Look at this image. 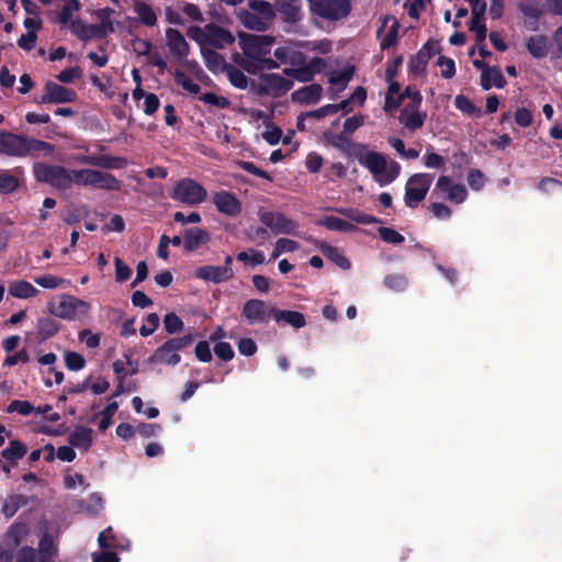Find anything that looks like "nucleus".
Returning a JSON list of instances; mask_svg holds the SVG:
<instances>
[{
    "instance_id": "obj_1",
    "label": "nucleus",
    "mask_w": 562,
    "mask_h": 562,
    "mask_svg": "<svg viewBox=\"0 0 562 562\" xmlns=\"http://www.w3.org/2000/svg\"><path fill=\"white\" fill-rule=\"evenodd\" d=\"M54 149L55 146L45 140L8 131H0V156L25 158L37 157V153L50 156Z\"/></svg>"
},
{
    "instance_id": "obj_2",
    "label": "nucleus",
    "mask_w": 562,
    "mask_h": 562,
    "mask_svg": "<svg viewBox=\"0 0 562 562\" xmlns=\"http://www.w3.org/2000/svg\"><path fill=\"white\" fill-rule=\"evenodd\" d=\"M33 175L36 181L49 184L57 190H67L70 188V169L45 162H35Z\"/></svg>"
},
{
    "instance_id": "obj_3",
    "label": "nucleus",
    "mask_w": 562,
    "mask_h": 562,
    "mask_svg": "<svg viewBox=\"0 0 562 562\" xmlns=\"http://www.w3.org/2000/svg\"><path fill=\"white\" fill-rule=\"evenodd\" d=\"M173 201L196 206L207 198L205 188L192 178H182L175 186L170 193Z\"/></svg>"
},
{
    "instance_id": "obj_4",
    "label": "nucleus",
    "mask_w": 562,
    "mask_h": 562,
    "mask_svg": "<svg viewBox=\"0 0 562 562\" xmlns=\"http://www.w3.org/2000/svg\"><path fill=\"white\" fill-rule=\"evenodd\" d=\"M258 217L274 235L299 236L300 234V224L282 212L259 210Z\"/></svg>"
},
{
    "instance_id": "obj_5",
    "label": "nucleus",
    "mask_w": 562,
    "mask_h": 562,
    "mask_svg": "<svg viewBox=\"0 0 562 562\" xmlns=\"http://www.w3.org/2000/svg\"><path fill=\"white\" fill-rule=\"evenodd\" d=\"M434 181L431 173L419 172L412 175L405 184V205L415 209L426 198Z\"/></svg>"
},
{
    "instance_id": "obj_6",
    "label": "nucleus",
    "mask_w": 562,
    "mask_h": 562,
    "mask_svg": "<svg viewBox=\"0 0 562 562\" xmlns=\"http://www.w3.org/2000/svg\"><path fill=\"white\" fill-rule=\"evenodd\" d=\"M311 11L328 21H338L349 15L350 0H308Z\"/></svg>"
},
{
    "instance_id": "obj_7",
    "label": "nucleus",
    "mask_w": 562,
    "mask_h": 562,
    "mask_svg": "<svg viewBox=\"0 0 562 562\" xmlns=\"http://www.w3.org/2000/svg\"><path fill=\"white\" fill-rule=\"evenodd\" d=\"M90 303L71 295H63L57 307L54 303L48 304V310L55 316L63 319H75L85 317L90 311Z\"/></svg>"
},
{
    "instance_id": "obj_8",
    "label": "nucleus",
    "mask_w": 562,
    "mask_h": 562,
    "mask_svg": "<svg viewBox=\"0 0 562 562\" xmlns=\"http://www.w3.org/2000/svg\"><path fill=\"white\" fill-rule=\"evenodd\" d=\"M277 307L269 302L259 299H250L245 302L241 308V316L248 325L267 324L274 318Z\"/></svg>"
},
{
    "instance_id": "obj_9",
    "label": "nucleus",
    "mask_w": 562,
    "mask_h": 562,
    "mask_svg": "<svg viewBox=\"0 0 562 562\" xmlns=\"http://www.w3.org/2000/svg\"><path fill=\"white\" fill-rule=\"evenodd\" d=\"M349 135L336 134L329 131L323 133V140L326 145L338 149L347 158H360L363 156L367 146L353 142Z\"/></svg>"
},
{
    "instance_id": "obj_10",
    "label": "nucleus",
    "mask_w": 562,
    "mask_h": 562,
    "mask_svg": "<svg viewBox=\"0 0 562 562\" xmlns=\"http://www.w3.org/2000/svg\"><path fill=\"white\" fill-rule=\"evenodd\" d=\"M256 92L261 95L281 97L291 90L293 81L279 74H261Z\"/></svg>"
},
{
    "instance_id": "obj_11",
    "label": "nucleus",
    "mask_w": 562,
    "mask_h": 562,
    "mask_svg": "<svg viewBox=\"0 0 562 562\" xmlns=\"http://www.w3.org/2000/svg\"><path fill=\"white\" fill-rule=\"evenodd\" d=\"M274 38L269 35L239 34V46L244 56H266L270 54Z\"/></svg>"
},
{
    "instance_id": "obj_12",
    "label": "nucleus",
    "mask_w": 562,
    "mask_h": 562,
    "mask_svg": "<svg viewBox=\"0 0 562 562\" xmlns=\"http://www.w3.org/2000/svg\"><path fill=\"white\" fill-rule=\"evenodd\" d=\"M77 92L74 89L48 80L44 85V94L34 101L37 104H60L75 102Z\"/></svg>"
},
{
    "instance_id": "obj_13",
    "label": "nucleus",
    "mask_w": 562,
    "mask_h": 562,
    "mask_svg": "<svg viewBox=\"0 0 562 562\" xmlns=\"http://www.w3.org/2000/svg\"><path fill=\"white\" fill-rule=\"evenodd\" d=\"M27 453V446L20 440H11L9 446L1 451L0 470L10 476L11 470L15 468L21 459Z\"/></svg>"
},
{
    "instance_id": "obj_14",
    "label": "nucleus",
    "mask_w": 562,
    "mask_h": 562,
    "mask_svg": "<svg viewBox=\"0 0 562 562\" xmlns=\"http://www.w3.org/2000/svg\"><path fill=\"white\" fill-rule=\"evenodd\" d=\"M212 200L216 210L226 216L235 217L241 212V202L231 191L215 192Z\"/></svg>"
},
{
    "instance_id": "obj_15",
    "label": "nucleus",
    "mask_w": 562,
    "mask_h": 562,
    "mask_svg": "<svg viewBox=\"0 0 562 562\" xmlns=\"http://www.w3.org/2000/svg\"><path fill=\"white\" fill-rule=\"evenodd\" d=\"M439 47L436 42L428 40L419 50L411 57L409 68L415 75H424L426 72L427 64L435 54L439 53Z\"/></svg>"
},
{
    "instance_id": "obj_16",
    "label": "nucleus",
    "mask_w": 562,
    "mask_h": 562,
    "mask_svg": "<svg viewBox=\"0 0 562 562\" xmlns=\"http://www.w3.org/2000/svg\"><path fill=\"white\" fill-rule=\"evenodd\" d=\"M194 277L206 282L220 284L231 280L234 277V270L232 267L206 265L196 268Z\"/></svg>"
},
{
    "instance_id": "obj_17",
    "label": "nucleus",
    "mask_w": 562,
    "mask_h": 562,
    "mask_svg": "<svg viewBox=\"0 0 562 562\" xmlns=\"http://www.w3.org/2000/svg\"><path fill=\"white\" fill-rule=\"evenodd\" d=\"M274 7L282 22L286 24L294 25L302 20L301 0H277Z\"/></svg>"
},
{
    "instance_id": "obj_18",
    "label": "nucleus",
    "mask_w": 562,
    "mask_h": 562,
    "mask_svg": "<svg viewBox=\"0 0 562 562\" xmlns=\"http://www.w3.org/2000/svg\"><path fill=\"white\" fill-rule=\"evenodd\" d=\"M206 46L222 49L235 42V36L226 29L211 22L206 24Z\"/></svg>"
},
{
    "instance_id": "obj_19",
    "label": "nucleus",
    "mask_w": 562,
    "mask_h": 562,
    "mask_svg": "<svg viewBox=\"0 0 562 562\" xmlns=\"http://www.w3.org/2000/svg\"><path fill=\"white\" fill-rule=\"evenodd\" d=\"M166 38L170 53L177 59L181 60L187 58L190 52V46L179 30L172 27L167 29Z\"/></svg>"
},
{
    "instance_id": "obj_20",
    "label": "nucleus",
    "mask_w": 562,
    "mask_h": 562,
    "mask_svg": "<svg viewBox=\"0 0 562 562\" xmlns=\"http://www.w3.org/2000/svg\"><path fill=\"white\" fill-rule=\"evenodd\" d=\"M24 176L22 167H15L13 170L0 169V193L10 194L18 190L21 179Z\"/></svg>"
},
{
    "instance_id": "obj_21",
    "label": "nucleus",
    "mask_w": 562,
    "mask_h": 562,
    "mask_svg": "<svg viewBox=\"0 0 562 562\" xmlns=\"http://www.w3.org/2000/svg\"><path fill=\"white\" fill-rule=\"evenodd\" d=\"M181 361V356L175 351L169 340L159 346L148 358L149 363H162L167 366H177Z\"/></svg>"
},
{
    "instance_id": "obj_22",
    "label": "nucleus",
    "mask_w": 562,
    "mask_h": 562,
    "mask_svg": "<svg viewBox=\"0 0 562 562\" xmlns=\"http://www.w3.org/2000/svg\"><path fill=\"white\" fill-rule=\"evenodd\" d=\"M211 239L206 229L193 227L187 228L183 233V247L187 251H194L201 246L207 244Z\"/></svg>"
},
{
    "instance_id": "obj_23",
    "label": "nucleus",
    "mask_w": 562,
    "mask_h": 562,
    "mask_svg": "<svg viewBox=\"0 0 562 562\" xmlns=\"http://www.w3.org/2000/svg\"><path fill=\"white\" fill-rule=\"evenodd\" d=\"M323 88L318 83L301 87L291 94V99L300 104H315L322 98Z\"/></svg>"
},
{
    "instance_id": "obj_24",
    "label": "nucleus",
    "mask_w": 562,
    "mask_h": 562,
    "mask_svg": "<svg viewBox=\"0 0 562 562\" xmlns=\"http://www.w3.org/2000/svg\"><path fill=\"white\" fill-rule=\"evenodd\" d=\"M359 162L369 169L376 182L378 178H382L387 167L385 156L376 151L368 153L364 158H360Z\"/></svg>"
},
{
    "instance_id": "obj_25",
    "label": "nucleus",
    "mask_w": 562,
    "mask_h": 562,
    "mask_svg": "<svg viewBox=\"0 0 562 562\" xmlns=\"http://www.w3.org/2000/svg\"><path fill=\"white\" fill-rule=\"evenodd\" d=\"M506 85V79L497 66H493L491 69H485L481 72V87L487 91L492 87L503 89Z\"/></svg>"
},
{
    "instance_id": "obj_26",
    "label": "nucleus",
    "mask_w": 562,
    "mask_h": 562,
    "mask_svg": "<svg viewBox=\"0 0 562 562\" xmlns=\"http://www.w3.org/2000/svg\"><path fill=\"white\" fill-rule=\"evenodd\" d=\"M91 187L108 191H119L122 188V182L110 172H103L94 169Z\"/></svg>"
},
{
    "instance_id": "obj_27",
    "label": "nucleus",
    "mask_w": 562,
    "mask_h": 562,
    "mask_svg": "<svg viewBox=\"0 0 562 562\" xmlns=\"http://www.w3.org/2000/svg\"><path fill=\"white\" fill-rule=\"evenodd\" d=\"M426 117L427 114L425 112H419V109L403 108L400 121L409 131H416L424 125Z\"/></svg>"
},
{
    "instance_id": "obj_28",
    "label": "nucleus",
    "mask_w": 562,
    "mask_h": 562,
    "mask_svg": "<svg viewBox=\"0 0 562 562\" xmlns=\"http://www.w3.org/2000/svg\"><path fill=\"white\" fill-rule=\"evenodd\" d=\"M319 251L331 262L338 266L342 270H349L351 267L350 261L339 251L335 246H331L325 241L317 244Z\"/></svg>"
},
{
    "instance_id": "obj_29",
    "label": "nucleus",
    "mask_w": 562,
    "mask_h": 562,
    "mask_svg": "<svg viewBox=\"0 0 562 562\" xmlns=\"http://www.w3.org/2000/svg\"><path fill=\"white\" fill-rule=\"evenodd\" d=\"M277 323H284L292 326L295 329H300L306 325V318L304 314L297 311L279 310L274 313Z\"/></svg>"
},
{
    "instance_id": "obj_30",
    "label": "nucleus",
    "mask_w": 562,
    "mask_h": 562,
    "mask_svg": "<svg viewBox=\"0 0 562 562\" xmlns=\"http://www.w3.org/2000/svg\"><path fill=\"white\" fill-rule=\"evenodd\" d=\"M526 47L532 57L540 59L548 55L550 49V43L547 36L535 35L528 38Z\"/></svg>"
},
{
    "instance_id": "obj_31",
    "label": "nucleus",
    "mask_w": 562,
    "mask_h": 562,
    "mask_svg": "<svg viewBox=\"0 0 562 562\" xmlns=\"http://www.w3.org/2000/svg\"><path fill=\"white\" fill-rule=\"evenodd\" d=\"M68 440L72 447L87 451L92 445V429L83 426H77L69 435Z\"/></svg>"
},
{
    "instance_id": "obj_32",
    "label": "nucleus",
    "mask_w": 562,
    "mask_h": 562,
    "mask_svg": "<svg viewBox=\"0 0 562 562\" xmlns=\"http://www.w3.org/2000/svg\"><path fill=\"white\" fill-rule=\"evenodd\" d=\"M355 71L356 68L352 65H347L344 69L331 70L328 74V82L334 87H338L339 91H342L352 79Z\"/></svg>"
},
{
    "instance_id": "obj_33",
    "label": "nucleus",
    "mask_w": 562,
    "mask_h": 562,
    "mask_svg": "<svg viewBox=\"0 0 562 562\" xmlns=\"http://www.w3.org/2000/svg\"><path fill=\"white\" fill-rule=\"evenodd\" d=\"M134 12L138 15V20L140 23L148 27H153L157 24V15L151 8L146 2L135 0L133 4Z\"/></svg>"
},
{
    "instance_id": "obj_34",
    "label": "nucleus",
    "mask_w": 562,
    "mask_h": 562,
    "mask_svg": "<svg viewBox=\"0 0 562 562\" xmlns=\"http://www.w3.org/2000/svg\"><path fill=\"white\" fill-rule=\"evenodd\" d=\"M37 333L42 341L52 338L60 329V323L49 316L37 319Z\"/></svg>"
},
{
    "instance_id": "obj_35",
    "label": "nucleus",
    "mask_w": 562,
    "mask_h": 562,
    "mask_svg": "<svg viewBox=\"0 0 562 562\" xmlns=\"http://www.w3.org/2000/svg\"><path fill=\"white\" fill-rule=\"evenodd\" d=\"M201 54L204 59V64L210 71H217L218 69L225 70L229 64L225 61V58L214 49L201 48Z\"/></svg>"
},
{
    "instance_id": "obj_36",
    "label": "nucleus",
    "mask_w": 562,
    "mask_h": 562,
    "mask_svg": "<svg viewBox=\"0 0 562 562\" xmlns=\"http://www.w3.org/2000/svg\"><path fill=\"white\" fill-rule=\"evenodd\" d=\"M9 293L13 297L29 299L38 294V290L30 282L21 280L14 281L9 284Z\"/></svg>"
},
{
    "instance_id": "obj_37",
    "label": "nucleus",
    "mask_w": 562,
    "mask_h": 562,
    "mask_svg": "<svg viewBox=\"0 0 562 562\" xmlns=\"http://www.w3.org/2000/svg\"><path fill=\"white\" fill-rule=\"evenodd\" d=\"M26 503H27V499L22 494L9 495L2 504V508H1L2 514L4 515L5 518H11L16 514V512L22 506L26 505Z\"/></svg>"
},
{
    "instance_id": "obj_38",
    "label": "nucleus",
    "mask_w": 562,
    "mask_h": 562,
    "mask_svg": "<svg viewBox=\"0 0 562 562\" xmlns=\"http://www.w3.org/2000/svg\"><path fill=\"white\" fill-rule=\"evenodd\" d=\"M338 212L357 224L369 225L382 223L380 218L366 214L358 209H341Z\"/></svg>"
},
{
    "instance_id": "obj_39",
    "label": "nucleus",
    "mask_w": 562,
    "mask_h": 562,
    "mask_svg": "<svg viewBox=\"0 0 562 562\" xmlns=\"http://www.w3.org/2000/svg\"><path fill=\"white\" fill-rule=\"evenodd\" d=\"M321 224L324 225L327 229L341 233H351L358 229L357 226L352 223L333 215L326 216Z\"/></svg>"
},
{
    "instance_id": "obj_40",
    "label": "nucleus",
    "mask_w": 562,
    "mask_h": 562,
    "mask_svg": "<svg viewBox=\"0 0 562 562\" xmlns=\"http://www.w3.org/2000/svg\"><path fill=\"white\" fill-rule=\"evenodd\" d=\"M56 554L53 538L50 535L45 533L38 542V562H52L53 557Z\"/></svg>"
},
{
    "instance_id": "obj_41",
    "label": "nucleus",
    "mask_w": 562,
    "mask_h": 562,
    "mask_svg": "<svg viewBox=\"0 0 562 562\" xmlns=\"http://www.w3.org/2000/svg\"><path fill=\"white\" fill-rule=\"evenodd\" d=\"M454 105L459 111L470 116L479 117L482 114L481 109L477 108L468 97L463 94H458L454 98Z\"/></svg>"
},
{
    "instance_id": "obj_42",
    "label": "nucleus",
    "mask_w": 562,
    "mask_h": 562,
    "mask_svg": "<svg viewBox=\"0 0 562 562\" xmlns=\"http://www.w3.org/2000/svg\"><path fill=\"white\" fill-rule=\"evenodd\" d=\"M126 165V160L121 157L109 155L94 156L93 166L104 169H117Z\"/></svg>"
},
{
    "instance_id": "obj_43",
    "label": "nucleus",
    "mask_w": 562,
    "mask_h": 562,
    "mask_svg": "<svg viewBox=\"0 0 562 562\" xmlns=\"http://www.w3.org/2000/svg\"><path fill=\"white\" fill-rule=\"evenodd\" d=\"M94 169H70V187L72 184L88 187L92 186Z\"/></svg>"
},
{
    "instance_id": "obj_44",
    "label": "nucleus",
    "mask_w": 562,
    "mask_h": 562,
    "mask_svg": "<svg viewBox=\"0 0 562 562\" xmlns=\"http://www.w3.org/2000/svg\"><path fill=\"white\" fill-rule=\"evenodd\" d=\"M225 71L232 86L238 89H246L248 87V78L240 69L228 65Z\"/></svg>"
},
{
    "instance_id": "obj_45",
    "label": "nucleus",
    "mask_w": 562,
    "mask_h": 562,
    "mask_svg": "<svg viewBox=\"0 0 562 562\" xmlns=\"http://www.w3.org/2000/svg\"><path fill=\"white\" fill-rule=\"evenodd\" d=\"M173 77L175 82L191 94H198L200 92V86L195 83L191 78H189L182 70L176 69Z\"/></svg>"
},
{
    "instance_id": "obj_46",
    "label": "nucleus",
    "mask_w": 562,
    "mask_h": 562,
    "mask_svg": "<svg viewBox=\"0 0 562 562\" xmlns=\"http://www.w3.org/2000/svg\"><path fill=\"white\" fill-rule=\"evenodd\" d=\"M235 61L248 74L256 75L261 71V56H244V58H235Z\"/></svg>"
},
{
    "instance_id": "obj_47",
    "label": "nucleus",
    "mask_w": 562,
    "mask_h": 562,
    "mask_svg": "<svg viewBox=\"0 0 562 562\" xmlns=\"http://www.w3.org/2000/svg\"><path fill=\"white\" fill-rule=\"evenodd\" d=\"M35 411L33 404L29 401L13 400L5 408L8 414L18 413L21 416H29Z\"/></svg>"
},
{
    "instance_id": "obj_48",
    "label": "nucleus",
    "mask_w": 562,
    "mask_h": 562,
    "mask_svg": "<svg viewBox=\"0 0 562 562\" xmlns=\"http://www.w3.org/2000/svg\"><path fill=\"white\" fill-rule=\"evenodd\" d=\"M283 74L296 79L300 82H310L314 78L313 71L306 66V64L299 68H285Z\"/></svg>"
},
{
    "instance_id": "obj_49",
    "label": "nucleus",
    "mask_w": 562,
    "mask_h": 562,
    "mask_svg": "<svg viewBox=\"0 0 562 562\" xmlns=\"http://www.w3.org/2000/svg\"><path fill=\"white\" fill-rule=\"evenodd\" d=\"M81 8L80 2L78 0H67L65 5L61 9V12L58 16V22L61 25H70L71 16L75 12L79 11Z\"/></svg>"
},
{
    "instance_id": "obj_50",
    "label": "nucleus",
    "mask_w": 562,
    "mask_h": 562,
    "mask_svg": "<svg viewBox=\"0 0 562 562\" xmlns=\"http://www.w3.org/2000/svg\"><path fill=\"white\" fill-rule=\"evenodd\" d=\"M518 10L524 14V16L532 20L535 23H537L543 14V10L537 3L532 2H520L518 4Z\"/></svg>"
},
{
    "instance_id": "obj_51",
    "label": "nucleus",
    "mask_w": 562,
    "mask_h": 562,
    "mask_svg": "<svg viewBox=\"0 0 562 562\" xmlns=\"http://www.w3.org/2000/svg\"><path fill=\"white\" fill-rule=\"evenodd\" d=\"M65 366L70 371H79L86 367V359L76 351H67L65 353Z\"/></svg>"
},
{
    "instance_id": "obj_52",
    "label": "nucleus",
    "mask_w": 562,
    "mask_h": 562,
    "mask_svg": "<svg viewBox=\"0 0 562 562\" xmlns=\"http://www.w3.org/2000/svg\"><path fill=\"white\" fill-rule=\"evenodd\" d=\"M378 233L380 238L387 244L400 245L405 241V237L402 234L390 227H379Z\"/></svg>"
},
{
    "instance_id": "obj_53",
    "label": "nucleus",
    "mask_w": 562,
    "mask_h": 562,
    "mask_svg": "<svg viewBox=\"0 0 562 562\" xmlns=\"http://www.w3.org/2000/svg\"><path fill=\"white\" fill-rule=\"evenodd\" d=\"M165 330L169 334H177L183 329V322L176 313H168L164 317Z\"/></svg>"
},
{
    "instance_id": "obj_54",
    "label": "nucleus",
    "mask_w": 562,
    "mask_h": 562,
    "mask_svg": "<svg viewBox=\"0 0 562 562\" xmlns=\"http://www.w3.org/2000/svg\"><path fill=\"white\" fill-rule=\"evenodd\" d=\"M117 408H119L117 402H110L103 408V411L101 412L102 418L99 422V429L101 431H105L110 427V425L112 423V417L116 413Z\"/></svg>"
},
{
    "instance_id": "obj_55",
    "label": "nucleus",
    "mask_w": 562,
    "mask_h": 562,
    "mask_svg": "<svg viewBox=\"0 0 562 562\" xmlns=\"http://www.w3.org/2000/svg\"><path fill=\"white\" fill-rule=\"evenodd\" d=\"M401 172V166L398 162L391 160L387 164L386 171L383 173L382 178H378V183L383 187L393 182Z\"/></svg>"
},
{
    "instance_id": "obj_56",
    "label": "nucleus",
    "mask_w": 562,
    "mask_h": 562,
    "mask_svg": "<svg viewBox=\"0 0 562 562\" xmlns=\"http://www.w3.org/2000/svg\"><path fill=\"white\" fill-rule=\"evenodd\" d=\"M34 282L44 289H57L65 283V280L53 274H43L35 277Z\"/></svg>"
},
{
    "instance_id": "obj_57",
    "label": "nucleus",
    "mask_w": 562,
    "mask_h": 562,
    "mask_svg": "<svg viewBox=\"0 0 562 562\" xmlns=\"http://www.w3.org/2000/svg\"><path fill=\"white\" fill-rule=\"evenodd\" d=\"M266 226H250L246 229V237L250 241H258V244L262 245L267 239H269V232Z\"/></svg>"
},
{
    "instance_id": "obj_58",
    "label": "nucleus",
    "mask_w": 562,
    "mask_h": 562,
    "mask_svg": "<svg viewBox=\"0 0 562 562\" xmlns=\"http://www.w3.org/2000/svg\"><path fill=\"white\" fill-rule=\"evenodd\" d=\"M383 282L386 288L398 292L404 291L408 284L403 274H387Z\"/></svg>"
},
{
    "instance_id": "obj_59",
    "label": "nucleus",
    "mask_w": 562,
    "mask_h": 562,
    "mask_svg": "<svg viewBox=\"0 0 562 562\" xmlns=\"http://www.w3.org/2000/svg\"><path fill=\"white\" fill-rule=\"evenodd\" d=\"M437 66L441 68V77L445 79H451L456 75V64L450 57L439 56Z\"/></svg>"
},
{
    "instance_id": "obj_60",
    "label": "nucleus",
    "mask_w": 562,
    "mask_h": 562,
    "mask_svg": "<svg viewBox=\"0 0 562 562\" xmlns=\"http://www.w3.org/2000/svg\"><path fill=\"white\" fill-rule=\"evenodd\" d=\"M398 27H400V24H398L397 20L394 19L393 24L390 26L386 35L381 41L380 47L382 50L389 49L390 47L395 45V43L397 41V35H398Z\"/></svg>"
},
{
    "instance_id": "obj_61",
    "label": "nucleus",
    "mask_w": 562,
    "mask_h": 562,
    "mask_svg": "<svg viewBox=\"0 0 562 562\" xmlns=\"http://www.w3.org/2000/svg\"><path fill=\"white\" fill-rule=\"evenodd\" d=\"M364 124V116L362 114H356L348 117L344 123V130L340 134L351 136L359 127Z\"/></svg>"
},
{
    "instance_id": "obj_62",
    "label": "nucleus",
    "mask_w": 562,
    "mask_h": 562,
    "mask_svg": "<svg viewBox=\"0 0 562 562\" xmlns=\"http://www.w3.org/2000/svg\"><path fill=\"white\" fill-rule=\"evenodd\" d=\"M213 350H214L215 356L220 360L225 361V362L231 361L235 356V352H234L232 346L225 341H220V342L215 344Z\"/></svg>"
},
{
    "instance_id": "obj_63",
    "label": "nucleus",
    "mask_w": 562,
    "mask_h": 562,
    "mask_svg": "<svg viewBox=\"0 0 562 562\" xmlns=\"http://www.w3.org/2000/svg\"><path fill=\"white\" fill-rule=\"evenodd\" d=\"M82 69L79 66L66 68L61 70L57 76V80L61 83H70L76 79L81 78Z\"/></svg>"
},
{
    "instance_id": "obj_64",
    "label": "nucleus",
    "mask_w": 562,
    "mask_h": 562,
    "mask_svg": "<svg viewBox=\"0 0 562 562\" xmlns=\"http://www.w3.org/2000/svg\"><path fill=\"white\" fill-rule=\"evenodd\" d=\"M36 561H37V552L32 547L24 546L16 553L15 562H36Z\"/></svg>"
}]
</instances>
